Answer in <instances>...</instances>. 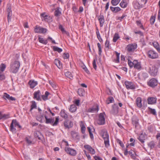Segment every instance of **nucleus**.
Instances as JSON below:
<instances>
[{
    "mask_svg": "<svg viewBox=\"0 0 160 160\" xmlns=\"http://www.w3.org/2000/svg\"><path fill=\"white\" fill-rule=\"evenodd\" d=\"M20 66L19 62L15 61L10 65V72L14 73H16L19 69Z\"/></svg>",
    "mask_w": 160,
    "mask_h": 160,
    "instance_id": "f257e3e1",
    "label": "nucleus"
},
{
    "mask_svg": "<svg viewBox=\"0 0 160 160\" xmlns=\"http://www.w3.org/2000/svg\"><path fill=\"white\" fill-rule=\"evenodd\" d=\"M44 117L46 119V123L47 124L50 123L53 126L57 125L59 122V117H56L55 118V121L54 122V118H48L46 115H45Z\"/></svg>",
    "mask_w": 160,
    "mask_h": 160,
    "instance_id": "f03ea898",
    "label": "nucleus"
},
{
    "mask_svg": "<svg viewBox=\"0 0 160 160\" xmlns=\"http://www.w3.org/2000/svg\"><path fill=\"white\" fill-rule=\"evenodd\" d=\"M149 70L148 71V72L152 76H156L158 73V68L155 65H153L149 68Z\"/></svg>",
    "mask_w": 160,
    "mask_h": 160,
    "instance_id": "7ed1b4c3",
    "label": "nucleus"
},
{
    "mask_svg": "<svg viewBox=\"0 0 160 160\" xmlns=\"http://www.w3.org/2000/svg\"><path fill=\"white\" fill-rule=\"evenodd\" d=\"M34 31L35 33L44 34L47 32V30L37 25L34 28Z\"/></svg>",
    "mask_w": 160,
    "mask_h": 160,
    "instance_id": "20e7f679",
    "label": "nucleus"
},
{
    "mask_svg": "<svg viewBox=\"0 0 160 160\" xmlns=\"http://www.w3.org/2000/svg\"><path fill=\"white\" fill-rule=\"evenodd\" d=\"M105 113H101L99 114L98 118V124L104 125L105 123V118H104Z\"/></svg>",
    "mask_w": 160,
    "mask_h": 160,
    "instance_id": "39448f33",
    "label": "nucleus"
},
{
    "mask_svg": "<svg viewBox=\"0 0 160 160\" xmlns=\"http://www.w3.org/2000/svg\"><path fill=\"white\" fill-rule=\"evenodd\" d=\"M148 84L150 87L154 88L157 85L158 81L154 78H152L148 82Z\"/></svg>",
    "mask_w": 160,
    "mask_h": 160,
    "instance_id": "423d86ee",
    "label": "nucleus"
},
{
    "mask_svg": "<svg viewBox=\"0 0 160 160\" xmlns=\"http://www.w3.org/2000/svg\"><path fill=\"white\" fill-rule=\"evenodd\" d=\"M18 125H19V123L17 122L16 120L13 119L10 125V131L12 132H15L16 129L14 127H16Z\"/></svg>",
    "mask_w": 160,
    "mask_h": 160,
    "instance_id": "0eeeda50",
    "label": "nucleus"
},
{
    "mask_svg": "<svg viewBox=\"0 0 160 160\" xmlns=\"http://www.w3.org/2000/svg\"><path fill=\"white\" fill-rule=\"evenodd\" d=\"M148 57L152 59H156L158 57V54L152 50H150L148 52Z\"/></svg>",
    "mask_w": 160,
    "mask_h": 160,
    "instance_id": "6e6552de",
    "label": "nucleus"
},
{
    "mask_svg": "<svg viewBox=\"0 0 160 160\" xmlns=\"http://www.w3.org/2000/svg\"><path fill=\"white\" fill-rule=\"evenodd\" d=\"M125 84L127 88L128 89L134 90L135 88V86L132 82L126 81Z\"/></svg>",
    "mask_w": 160,
    "mask_h": 160,
    "instance_id": "1a4fd4ad",
    "label": "nucleus"
},
{
    "mask_svg": "<svg viewBox=\"0 0 160 160\" xmlns=\"http://www.w3.org/2000/svg\"><path fill=\"white\" fill-rule=\"evenodd\" d=\"M118 112V105L114 104L112 106V109L110 111V113L114 115H117Z\"/></svg>",
    "mask_w": 160,
    "mask_h": 160,
    "instance_id": "9d476101",
    "label": "nucleus"
},
{
    "mask_svg": "<svg viewBox=\"0 0 160 160\" xmlns=\"http://www.w3.org/2000/svg\"><path fill=\"white\" fill-rule=\"evenodd\" d=\"M65 150L68 154H69L72 156H75L77 154L76 151L75 150L70 148H65Z\"/></svg>",
    "mask_w": 160,
    "mask_h": 160,
    "instance_id": "9b49d317",
    "label": "nucleus"
},
{
    "mask_svg": "<svg viewBox=\"0 0 160 160\" xmlns=\"http://www.w3.org/2000/svg\"><path fill=\"white\" fill-rule=\"evenodd\" d=\"M136 48L137 45L134 44H129L126 48V49L128 52H133Z\"/></svg>",
    "mask_w": 160,
    "mask_h": 160,
    "instance_id": "f8f14e48",
    "label": "nucleus"
},
{
    "mask_svg": "<svg viewBox=\"0 0 160 160\" xmlns=\"http://www.w3.org/2000/svg\"><path fill=\"white\" fill-rule=\"evenodd\" d=\"M64 124L65 127L67 128H72L73 125L72 122L68 119H66L65 121Z\"/></svg>",
    "mask_w": 160,
    "mask_h": 160,
    "instance_id": "ddd939ff",
    "label": "nucleus"
},
{
    "mask_svg": "<svg viewBox=\"0 0 160 160\" xmlns=\"http://www.w3.org/2000/svg\"><path fill=\"white\" fill-rule=\"evenodd\" d=\"M139 119L138 118L135 116H133L132 118V124L135 125V128H136L138 125Z\"/></svg>",
    "mask_w": 160,
    "mask_h": 160,
    "instance_id": "4468645a",
    "label": "nucleus"
},
{
    "mask_svg": "<svg viewBox=\"0 0 160 160\" xmlns=\"http://www.w3.org/2000/svg\"><path fill=\"white\" fill-rule=\"evenodd\" d=\"M2 98L5 100L6 99H8L9 100L11 101H15L16 99L15 98L11 96L10 97V95L6 93H4L2 96Z\"/></svg>",
    "mask_w": 160,
    "mask_h": 160,
    "instance_id": "2eb2a0df",
    "label": "nucleus"
},
{
    "mask_svg": "<svg viewBox=\"0 0 160 160\" xmlns=\"http://www.w3.org/2000/svg\"><path fill=\"white\" fill-rule=\"evenodd\" d=\"M157 100L156 98L149 97L147 99L148 103L150 104H155Z\"/></svg>",
    "mask_w": 160,
    "mask_h": 160,
    "instance_id": "dca6fc26",
    "label": "nucleus"
},
{
    "mask_svg": "<svg viewBox=\"0 0 160 160\" xmlns=\"http://www.w3.org/2000/svg\"><path fill=\"white\" fill-rule=\"evenodd\" d=\"M41 92L39 90H38L36 92H35L34 93L33 98L36 99L37 100L39 101L41 100L40 98V94Z\"/></svg>",
    "mask_w": 160,
    "mask_h": 160,
    "instance_id": "f3484780",
    "label": "nucleus"
},
{
    "mask_svg": "<svg viewBox=\"0 0 160 160\" xmlns=\"http://www.w3.org/2000/svg\"><path fill=\"white\" fill-rule=\"evenodd\" d=\"M84 148L87 149L92 154H94L95 153V151L93 149L90 145H85Z\"/></svg>",
    "mask_w": 160,
    "mask_h": 160,
    "instance_id": "a211bd4d",
    "label": "nucleus"
},
{
    "mask_svg": "<svg viewBox=\"0 0 160 160\" xmlns=\"http://www.w3.org/2000/svg\"><path fill=\"white\" fill-rule=\"evenodd\" d=\"M146 137V135L145 134L142 133L140 134L138 139L142 143H143L144 142Z\"/></svg>",
    "mask_w": 160,
    "mask_h": 160,
    "instance_id": "6ab92c4d",
    "label": "nucleus"
},
{
    "mask_svg": "<svg viewBox=\"0 0 160 160\" xmlns=\"http://www.w3.org/2000/svg\"><path fill=\"white\" fill-rule=\"evenodd\" d=\"M60 115L61 117H62L64 119L66 120L67 119V118L68 117V115L65 112V111L63 110H61L60 113Z\"/></svg>",
    "mask_w": 160,
    "mask_h": 160,
    "instance_id": "aec40b11",
    "label": "nucleus"
},
{
    "mask_svg": "<svg viewBox=\"0 0 160 160\" xmlns=\"http://www.w3.org/2000/svg\"><path fill=\"white\" fill-rule=\"evenodd\" d=\"M136 104L137 106L139 108H141L142 107V99L141 98L138 97L136 98Z\"/></svg>",
    "mask_w": 160,
    "mask_h": 160,
    "instance_id": "412c9836",
    "label": "nucleus"
},
{
    "mask_svg": "<svg viewBox=\"0 0 160 160\" xmlns=\"http://www.w3.org/2000/svg\"><path fill=\"white\" fill-rule=\"evenodd\" d=\"M102 137L104 140L109 139V135L108 133L106 130H103L102 131Z\"/></svg>",
    "mask_w": 160,
    "mask_h": 160,
    "instance_id": "4be33fe9",
    "label": "nucleus"
},
{
    "mask_svg": "<svg viewBox=\"0 0 160 160\" xmlns=\"http://www.w3.org/2000/svg\"><path fill=\"white\" fill-rule=\"evenodd\" d=\"M37 82L34 81V80H30L28 82V84L31 88H34L37 85Z\"/></svg>",
    "mask_w": 160,
    "mask_h": 160,
    "instance_id": "5701e85b",
    "label": "nucleus"
},
{
    "mask_svg": "<svg viewBox=\"0 0 160 160\" xmlns=\"http://www.w3.org/2000/svg\"><path fill=\"white\" fill-rule=\"evenodd\" d=\"M34 136L35 138H38L39 140H41V137L43 136L41 132L39 131H36L34 133Z\"/></svg>",
    "mask_w": 160,
    "mask_h": 160,
    "instance_id": "b1692460",
    "label": "nucleus"
},
{
    "mask_svg": "<svg viewBox=\"0 0 160 160\" xmlns=\"http://www.w3.org/2000/svg\"><path fill=\"white\" fill-rule=\"evenodd\" d=\"M98 20L100 22V27H102L104 22V16L103 15H100L98 17Z\"/></svg>",
    "mask_w": 160,
    "mask_h": 160,
    "instance_id": "393cba45",
    "label": "nucleus"
},
{
    "mask_svg": "<svg viewBox=\"0 0 160 160\" xmlns=\"http://www.w3.org/2000/svg\"><path fill=\"white\" fill-rule=\"evenodd\" d=\"M156 142H155L154 141H152L149 142L148 144V145L151 149H153L156 145Z\"/></svg>",
    "mask_w": 160,
    "mask_h": 160,
    "instance_id": "a878e982",
    "label": "nucleus"
},
{
    "mask_svg": "<svg viewBox=\"0 0 160 160\" xmlns=\"http://www.w3.org/2000/svg\"><path fill=\"white\" fill-rule=\"evenodd\" d=\"M99 108L98 106H96L95 107H93L91 108L88 109L89 112H97L98 111Z\"/></svg>",
    "mask_w": 160,
    "mask_h": 160,
    "instance_id": "bb28decb",
    "label": "nucleus"
},
{
    "mask_svg": "<svg viewBox=\"0 0 160 160\" xmlns=\"http://www.w3.org/2000/svg\"><path fill=\"white\" fill-rule=\"evenodd\" d=\"M110 9L112 11L115 13H117L121 10V8L119 7H113L111 6Z\"/></svg>",
    "mask_w": 160,
    "mask_h": 160,
    "instance_id": "cd10ccee",
    "label": "nucleus"
},
{
    "mask_svg": "<svg viewBox=\"0 0 160 160\" xmlns=\"http://www.w3.org/2000/svg\"><path fill=\"white\" fill-rule=\"evenodd\" d=\"M7 11L8 13V22L9 21V20L10 19V17L11 15L12 14V10H11V6H9L8 8Z\"/></svg>",
    "mask_w": 160,
    "mask_h": 160,
    "instance_id": "c85d7f7f",
    "label": "nucleus"
},
{
    "mask_svg": "<svg viewBox=\"0 0 160 160\" xmlns=\"http://www.w3.org/2000/svg\"><path fill=\"white\" fill-rule=\"evenodd\" d=\"M59 7H57L55 9V12H54V15L56 17L60 16L61 14V12L59 10Z\"/></svg>",
    "mask_w": 160,
    "mask_h": 160,
    "instance_id": "c756f323",
    "label": "nucleus"
},
{
    "mask_svg": "<svg viewBox=\"0 0 160 160\" xmlns=\"http://www.w3.org/2000/svg\"><path fill=\"white\" fill-rule=\"evenodd\" d=\"M54 63L58 68H60L62 67V64L59 60L55 59L54 61Z\"/></svg>",
    "mask_w": 160,
    "mask_h": 160,
    "instance_id": "7c9ffc66",
    "label": "nucleus"
},
{
    "mask_svg": "<svg viewBox=\"0 0 160 160\" xmlns=\"http://www.w3.org/2000/svg\"><path fill=\"white\" fill-rule=\"evenodd\" d=\"M38 40L40 42L45 45L47 44L48 42L47 40L43 39V38L40 37L38 38Z\"/></svg>",
    "mask_w": 160,
    "mask_h": 160,
    "instance_id": "2f4dec72",
    "label": "nucleus"
},
{
    "mask_svg": "<svg viewBox=\"0 0 160 160\" xmlns=\"http://www.w3.org/2000/svg\"><path fill=\"white\" fill-rule=\"evenodd\" d=\"M77 109V107L74 104L71 105L70 106L69 111L71 112H75Z\"/></svg>",
    "mask_w": 160,
    "mask_h": 160,
    "instance_id": "473e14b6",
    "label": "nucleus"
},
{
    "mask_svg": "<svg viewBox=\"0 0 160 160\" xmlns=\"http://www.w3.org/2000/svg\"><path fill=\"white\" fill-rule=\"evenodd\" d=\"M78 93L80 96H82L85 94V92L84 89L81 88L78 89Z\"/></svg>",
    "mask_w": 160,
    "mask_h": 160,
    "instance_id": "72a5a7b5",
    "label": "nucleus"
},
{
    "mask_svg": "<svg viewBox=\"0 0 160 160\" xmlns=\"http://www.w3.org/2000/svg\"><path fill=\"white\" fill-rule=\"evenodd\" d=\"M65 75L66 77L68 78H70L71 79H72L73 78V76L71 73L69 72H67L65 73Z\"/></svg>",
    "mask_w": 160,
    "mask_h": 160,
    "instance_id": "f704fd0d",
    "label": "nucleus"
},
{
    "mask_svg": "<svg viewBox=\"0 0 160 160\" xmlns=\"http://www.w3.org/2000/svg\"><path fill=\"white\" fill-rule=\"evenodd\" d=\"M134 67V68L138 69H140L141 68L140 63L136 61V62H135Z\"/></svg>",
    "mask_w": 160,
    "mask_h": 160,
    "instance_id": "c9c22d12",
    "label": "nucleus"
},
{
    "mask_svg": "<svg viewBox=\"0 0 160 160\" xmlns=\"http://www.w3.org/2000/svg\"><path fill=\"white\" fill-rule=\"evenodd\" d=\"M129 154L131 156L132 158L133 159L136 158V155L134 151L131 150L129 152Z\"/></svg>",
    "mask_w": 160,
    "mask_h": 160,
    "instance_id": "e433bc0d",
    "label": "nucleus"
},
{
    "mask_svg": "<svg viewBox=\"0 0 160 160\" xmlns=\"http://www.w3.org/2000/svg\"><path fill=\"white\" fill-rule=\"evenodd\" d=\"M31 102L32 104L31 106L30 111H31L34 108H37L36 103L35 101H32Z\"/></svg>",
    "mask_w": 160,
    "mask_h": 160,
    "instance_id": "4c0bfd02",
    "label": "nucleus"
},
{
    "mask_svg": "<svg viewBox=\"0 0 160 160\" xmlns=\"http://www.w3.org/2000/svg\"><path fill=\"white\" fill-rule=\"evenodd\" d=\"M120 5L122 8H124L127 7V3L124 0H122L120 3Z\"/></svg>",
    "mask_w": 160,
    "mask_h": 160,
    "instance_id": "58836bf2",
    "label": "nucleus"
},
{
    "mask_svg": "<svg viewBox=\"0 0 160 160\" xmlns=\"http://www.w3.org/2000/svg\"><path fill=\"white\" fill-rule=\"evenodd\" d=\"M120 38L119 34L118 33H115L113 38V41L114 42H116Z\"/></svg>",
    "mask_w": 160,
    "mask_h": 160,
    "instance_id": "ea45409f",
    "label": "nucleus"
},
{
    "mask_svg": "<svg viewBox=\"0 0 160 160\" xmlns=\"http://www.w3.org/2000/svg\"><path fill=\"white\" fill-rule=\"evenodd\" d=\"M121 0H112L111 3L113 6L117 5L120 2Z\"/></svg>",
    "mask_w": 160,
    "mask_h": 160,
    "instance_id": "a19ab883",
    "label": "nucleus"
},
{
    "mask_svg": "<svg viewBox=\"0 0 160 160\" xmlns=\"http://www.w3.org/2000/svg\"><path fill=\"white\" fill-rule=\"evenodd\" d=\"M53 49L54 51H57L59 53L61 52L62 50V49L59 48L58 47L54 46L53 47Z\"/></svg>",
    "mask_w": 160,
    "mask_h": 160,
    "instance_id": "79ce46f5",
    "label": "nucleus"
},
{
    "mask_svg": "<svg viewBox=\"0 0 160 160\" xmlns=\"http://www.w3.org/2000/svg\"><path fill=\"white\" fill-rule=\"evenodd\" d=\"M40 15L41 17H42L44 18V20L47 21L48 20V16L46 14L45 12H43Z\"/></svg>",
    "mask_w": 160,
    "mask_h": 160,
    "instance_id": "37998d69",
    "label": "nucleus"
},
{
    "mask_svg": "<svg viewBox=\"0 0 160 160\" xmlns=\"http://www.w3.org/2000/svg\"><path fill=\"white\" fill-rule=\"evenodd\" d=\"M115 52L116 55V59L115 60V62L116 63H119V55L120 53H118L116 51H115Z\"/></svg>",
    "mask_w": 160,
    "mask_h": 160,
    "instance_id": "c03bdc74",
    "label": "nucleus"
},
{
    "mask_svg": "<svg viewBox=\"0 0 160 160\" xmlns=\"http://www.w3.org/2000/svg\"><path fill=\"white\" fill-rule=\"evenodd\" d=\"M154 47L157 49L158 52H160V49L159 48V45L157 42H155L153 43Z\"/></svg>",
    "mask_w": 160,
    "mask_h": 160,
    "instance_id": "a18cd8bd",
    "label": "nucleus"
},
{
    "mask_svg": "<svg viewBox=\"0 0 160 160\" xmlns=\"http://www.w3.org/2000/svg\"><path fill=\"white\" fill-rule=\"evenodd\" d=\"M9 114H2L1 113V119H6L9 118Z\"/></svg>",
    "mask_w": 160,
    "mask_h": 160,
    "instance_id": "49530a36",
    "label": "nucleus"
},
{
    "mask_svg": "<svg viewBox=\"0 0 160 160\" xmlns=\"http://www.w3.org/2000/svg\"><path fill=\"white\" fill-rule=\"evenodd\" d=\"M149 111L153 115H156V110L155 109H153L151 108H148Z\"/></svg>",
    "mask_w": 160,
    "mask_h": 160,
    "instance_id": "de8ad7c7",
    "label": "nucleus"
},
{
    "mask_svg": "<svg viewBox=\"0 0 160 160\" xmlns=\"http://www.w3.org/2000/svg\"><path fill=\"white\" fill-rule=\"evenodd\" d=\"M155 20V17L154 16H152L150 19V24L153 25L154 23Z\"/></svg>",
    "mask_w": 160,
    "mask_h": 160,
    "instance_id": "09e8293b",
    "label": "nucleus"
},
{
    "mask_svg": "<svg viewBox=\"0 0 160 160\" xmlns=\"http://www.w3.org/2000/svg\"><path fill=\"white\" fill-rule=\"evenodd\" d=\"M6 65L3 63H2L0 65V71L3 72L4 71L5 68H6Z\"/></svg>",
    "mask_w": 160,
    "mask_h": 160,
    "instance_id": "8fccbe9b",
    "label": "nucleus"
},
{
    "mask_svg": "<svg viewBox=\"0 0 160 160\" xmlns=\"http://www.w3.org/2000/svg\"><path fill=\"white\" fill-rule=\"evenodd\" d=\"M135 62H136V61H134L133 62H132L130 60H128V64L130 68H132Z\"/></svg>",
    "mask_w": 160,
    "mask_h": 160,
    "instance_id": "3c124183",
    "label": "nucleus"
},
{
    "mask_svg": "<svg viewBox=\"0 0 160 160\" xmlns=\"http://www.w3.org/2000/svg\"><path fill=\"white\" fill-rule=\"evenodd\" d=\"M97 45H98V54L99 55H101V53H102V49H101V44L99 43H97Z\"/></svg>",
    "mask_w": 160,
    "mask_h": 160,
    "instance_id": "603ef678",
    "label": "nucleus"
},
{
    "mask_svg": "<svg viewBox=\"0 0 160 160\" xmlns=\"http://www.w3.org/2000/svg\"><path fill=\"white\" fill-rule=\"evenodd\" d=\"M38 120L41 122H42L43 121H44V115H41L39 116L38 117Z\"/></svg>",
    "mask_w": 160,
    "mask_h": 160,
    "instance_id": "864d4df0",
    "label": "nucleus"
},
{
    "mask_svg": "<svg viewBox=\"0 0 160 160\" xmlns=\"http://www.w3.org/2000/svg\"><path fill=\"white\" fill-rule=\"evenodd\" d=\"M71 134L72 137L73 138H78L79 137L78 134L73 131H72L71 132Z\"/></svg>",
    "mask_w": 160,
    "mask_h": 160,
    "instance_id": "5fc2aeb1",
    "label": "nucleus"
},
{
    "mask_svg": "<svg viewBox=\"0 0 160 160\" xmlns=\"http://www.w3.org/2000/svg\"><path fill=\"white\" fill-rule=\"evenodd\" d=\"M134 8L136 9H138L141 8L138 2H136L134 4ZM142 8V7H141Z\"/></svg>",
    "mask_w": 160,
    "mask_h": 160,
    "instance_id": "6e6d98bb",
    "label": "nucleus"
},
{
    "mask_svg": "<svg viewBox=\"0 0 160 160\" xmlns=\"http://www.w3.org/2000/svg\"><path fill=\"white\" fill-rule=\"evenodd\" d=\"M59 28L60 29L62 32L63 33H65L67 34V32L64 30L63 28L62 27V25L60 24L59 26Z\"/></svg>",
    "mask_w": 160,
    "mask_h": 160,
    "instance_id": "4d7b16f0",
    "label": "nucleus"
},
{
    "mask_svg": "<svg viewBox=\"0 0 160 160\" xmlns=\"http://www.w3.org/2000/svg\"><path fill=\"white\" fill-rule=\"evenodd\" d=\"M104 143L105 146L107 148L109 146V139L104 140Z\"/></svg>",
    "mask_w": 160,
    "mask_h": 160,
    "instance_id": "13d9d810",
    "label": "nucleus"
},
{
    "mask_svg": "<svg viewBox=\"0 0 160 160\" xmlns=\"http://www.w3.org/2000/svg\"><path fill=\"white\" fill-rule=\"evenodd\" d=\"M49 83L52 86V87L55 89H56L57 88V87L55 84L54 83V82H52L51 81H49Z\"/></svg>",
    "mask_w": 160,
    "mask_h": 160,
    "instance_id": "bf43d9fd",
    "label": "nucleus"
},
{
    "mask_svg": "<svg viewBox=\"0 0 160 160\" xmlns=\"http://www.w3.org/2000/svg\"><path fill=\"white\" fill-rule=\"evenodd\" d=\"M96 59H94L92 62V65L93 68L96 70L97 68V65L96 64Z\"/></svg>",
    "mask_w": 160,
    "mask_h": 160,
    "instance_id": "052dcab7",
    "label": "nucleus"
},
{
    "mask_svg": "<svg viewBox=\"0 0 160 160\" xmlns=\"http://www.w3.org/2000/svg\"><path fill=\"white\" fill-rule=\"evenodd\" d=\"M69 55L68 53H64L63 54L62 57L64 59H67L69 57Z\"/></svg>",
    "mask_w": 160,
    "mask_h": 160,
    "instance_id": "680f3d73",
    "label": "nucleus"
},
{
    "mask_svg": "<svg viewBox=\"0 0 160 160\" xmlns=\"http://www.w3.org/2000/svg\"><path fill=\"white\" fill-rule=\"evenodd\" d=\"M105 47L106 48H109V41L107 40L106 41L105 44Z\"/></svg>",
    "mask_w": 160,
    "mask_h": 160,
    "instance_id": "e2e57ef3",
    "label": "nucleus"
},
{
    "mask_svg": "<svg viewBox=\"0 0 160 160\" xmlns=\"http://www.w3.org/2000/svg\"><path fill=\"white\" fill-rule=\"evenodd\" d=\"M5 78V77L4 74L0 73V80H3Z\"/></svg>",
    "mask_w": 160,
    "mask_h": 160,
    "instance_id": "0e129e2a",
    "label": "nucleus"
},
{
    "mask_svg": "<svg viewBox=\"0 0 160 160\" xmlns=\"http://www.w3.org/2000/svg\"><path fill=\"white\" fill-rule=\"evenodd\" d=\"M117 142L123 148L124 147V145L122 142L120 140H119V139L117 140Z\"/></svg>",
    "mask_w": 160,
    "mask_h": 160,
    "instance_id": "69168bd1",
    "label": "nucleus"
},
{
    "mask_svg": "<svg viewBox=\"0 0 160 160\" xmlns=\"http://www.w3.org/2000/svg\"><path fill=\"white\" fill-rule=\"evenodd\" d=\"M108 100L109 101V102H107V104H108L112 102L113 101H114V99L113 97H110L108 98Z\"/></svg>",
    "mask_w": 160,
    "mask_h": 160,
    "instance_id": "338daca9",
    "label": "nucleus"
},
{
    "mask_svg": "<svg viewBox=\"0 0 160 160\" xmlns=\"http://www.w3.org/2000/svg\"><path fill=\"white\" fill-rule=\"evenodd\" d=\"M86 129V128L84 125H82L81 127V130L82 132L83 133L85 132Z\"/></svg>",
    "mask_w": 160,
    "mask_h": 160,
    "instance_id": "774afa93",
    "label": "nucleus"
}]
</instances>
